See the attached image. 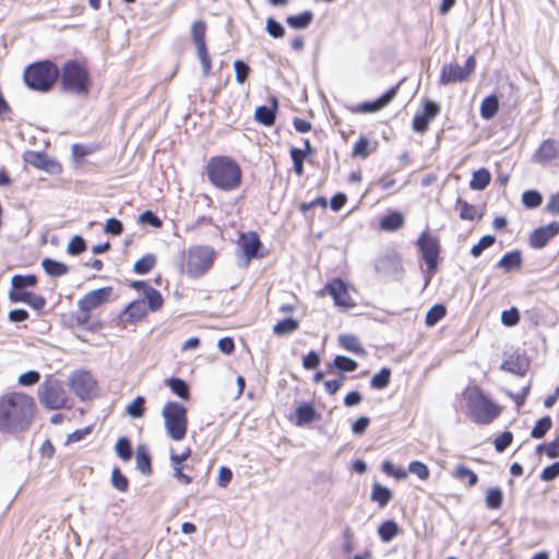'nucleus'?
<instances>
[{
	"label": "nucleus",
	"mask_w": 559,
	"mask_h": 559,
	"mask_svg": "<svg viewBox=\"0 0 559 559\" xmlns=\"http://www.w3.org/2000/svg\"><path fill=\"white\" fill-rule=\"evenodd\" d=\"M36 413L32 396L22 392H12L0 397V432L15 435L26 431Z\"/></svg>",
	"instance_id": "nucleus-1"
},
{
	"label": "nucleus",
	"mask_w": 559,
	"mask_h": 559,
	"mask_svg": "<svg viewBox=\"0 0 559 559\" xmlns=\"http://www.w3.org/2000/svg\"><path fill=\"white\" fill-rule=\"evenodd\" d=\"M206 175L212 185L223 191H233L241 183L240 166L227 156L212 157L206 166Z\"/></svg>",
	"instance_id": "nucleus-2"
},
{
	"label": "nucleus",
	"mask_w": 559,
	"mask_h": 559,
	"mask_svg": "<svg viewBox=\"0 0 559 559\" xmlns=\"http://www.w3.org/2000/svg\"><path fill=\"white\" fill-rule=\"evenodd\" d=\"M60 71L51 61H39L28 66L24 71V81L26 85L38 92H48L51 90Z\"/></svg>",
	"instance_id": "nucleus-3"
},
{
	"label": "nucleus",
	"mask_w": 559,
	"mask_h": 559,
	"mask_svg": "<svg viewBox=\"0 0 559 559\" xmlns=\"http://www.w3.org/2000/svg\"><path fill=\"white\" fill-rule=\"evenodd\" d=\"M162 416L169 438L175 441L182 440L188 429L187 408L178 402L170 401L164 405Z\"/></svg>",
	"instance_id": "nucleus-4"
},
{
	"label": "nucleus",
	"mask_w": 559,
	"mask_h": 559,
	"mask_svg": "<svg viewBox=\"0 0 559 559\" xmlns=\"http://www.w3.org/2000/svg\"><path fill=\"white\" fill-rule=\"evenodd\" d=\"M61 84L66 92L86 95L90 87L87 70L76 61H68L61 70Z\"/></svg>",
	"instance_id": "nucleus-5"
},
{
	"label": "nucleus",
	"mask_w": 559,
	"mask_h": 559,
	"mask_svg": "<svg viewBox=\"0 0 559 559\" xmlns=\"http://www.w3.org/2000/svg\"><path fill=\"white\" fill-rule=\"evenodd\" d=\"M214 249L209 246L191 247L187 253L186 272L189 276H202L213 264Z\"/></svg>",
	"instance_id": "nucleus-6"
},
{
	"label": "nucleus",
	"mask_w": 559,
	"mask_h": 559,
	"mask_svg": "<svg viewBox=\"0 0 559 559\" xmlns=\"http://www.w3.org/2000/svg\"><path fill=\"white\" fill-rule=\"evenodd\" d=\"M38 399L49 409L64 408L68 404V394L63 383L57 379H48L39 385Z\"/></svg>",
	"instance_id": "nucleus-7"
},
{
	"label": "nucleus",
	"mask_w": 559,
	"mask_h": 559,
	"mask_svg": "<svg viewBox=\"0 0 559 559\" xmlns=\"http://www.w3.org/2000/svg\"><path fill=\"white\" fill-rule=\"evenodd\" d=\"M469 416L478 424L489 423V400L477 386H469L464 393Z\"/></svg>",
	"instance_id": "nucleus-8"
},
{
	"label": "nucleus",
	"mask_w": 559,
	"mask_h": 559,
	"mask_svg": "<svg viewBox=\"0 0 559 559\" xmlns=\"http://www.w3.org/2000/svg\"><path fill=\"white\" fill-rule=\"evenodd\" d=\"M191 37L197 48V53L202 66L204 76L211 73L212 61L207 52L205 33L206 24L204 21H197L191 25Z\"/></svg>",
	"instance_id": "nucleus-9"
},
{
	"label": "nucleus",
	"mask_w": 559,
	"mask_h": 559,
	"mask_svg": "<svg viewBox=\"0 0 559 559\" xmlns=\"http://www.w3.org/2000/svg\"><path fill=\"white\" fill-rule=\"evenodd\" d=\"M69 385L81 400L91 399L96 391V381L90 372L83 370L70 376Z\"/></svg>",
	"instance_id": "nucleus-10"
},
{
	"label": "nucleus",
	"mask_w": 559,
	"mask_h": 559,
	"mask_svg": "<svg viewBox=\"0 0 559 559\" xmlns=\"http://www.w3.org/2000/svg\"><path fill=\"white\" fill-rule=\"evenodd\" d=\"M417 245L421 252L423 259L427 265L429 272H433L437 269L438 257H439V241L436 237L424 231L419 237Z\"/></svg>",
	"instance_id": "nucleus-11"
},
{
	"label": "nucleus",
	"mask_w": 559,
	"mask_h": 559,
	"mask_svg": "<svg viewBox=\"0 0 559 559\" xmlns=\"http://www.w3.org/2000/svg\"><path fill=\"white\" fill-rule=\"evenodd\" d=\"M112 292L111 287H102L85 294L78 300L79 310L92 311L104 305L110 297Z\"/></svg>",
	"instance_id": "nucleus-12"
},
{
	"label": "nucleus",
	"mask_w": 559,
	"mask_h": 559,
	"mask_svg": "<svg viewBox=\"0 0 559 559\" xmlns=\"http://www.w3.org/2000/svg\"><path fill=\"white\" fill-rule=\"evenodd\" d=\"M558 234L559 222H552L546 226L535 229L530 237V245L535 249H542Z\"/></svg>",
	"instance_id": "nucleus-13"
},
{
	"label": "nucleus",
	"mask_w": 559,
	"mask_h": 559,
	"mask_svg": "<svg viewBox=\"0 0 559 559\" xmlns=\"http://www.w3.org/2000/svg\"><path fill=\"white\" fill-rule=\"evenodd\" d=\"M325 290L333 297L338 307L350 308L354 302L348 294L346 285L342 280H333L325 285Z\"/></svg>",
	"instance_id": "nucleus-14"
},
{
	"label": "nucleus",
	"mask_w": 559,
	"mask_h": 559,
	"mask_svg": "<svg viewBox=\"0 0 559 559\" xmlns=\"http://www.w3.org/2000/svg\"><path fill=\"white\" fill-rule=\"evenodd\" d=\"M399 84L386 91L381 97L373 102H365L358 105L357 111L359 112H376L389 105L396 96Z\"/></svg>",
	"instance_id": "nucleus-15"
},
{
	"label": "nucleus",
	"mask_w": 559,
	"mask_h": 559,
	"mask_svg": "<svg viewBox=\"0 0 559 559\" xmlns=\"http://www.w3.org/2000/svg\"><path fill=\"white\" fill-rule=\"evenodd\" d=\"M467 79V71L457 63L444 64L441 69L440 83L443 85L462 82Z\"/></svg>",
	"instance_id": "nucleus-16"
},
{
	"label": "nucleus",
	"mask_w": 559,
	"mask_h": 559,
	"mask_svg": "<svg viewBox=\"0 0 559 559\" xmlns=\"http://www.w3.org/2000/svg\"><path fill=\"white\" fill-rule=\"evenodd\" d=\"M9 298L13 302H24L31 306L35 310H41L46 300L40 295H35L31 292L10 290Z\"/></svg>",
	"instance_id": "nucleus-17"
},
{
	"label": "nucleus",
	"mask_w": 559,
	"mask_h": 559,
	"mask_svg": "<svg viewBox=\"0 0 559 559\" xmlns=\"http://www.w3.org/2000/svg\"><path fill=\"white\" fill-rule=\"evenodd\" d=\"M559 154V142L552 139L545 140L534 155V159L540 164H547Z\"/></svg>",
	"instance_id": "nucleus-18"
},
{
	"label": "nucleus",
	"mask_w": 559,
	"mask_h": 559,
	"mask_svg": "<svg viewBox=\"0 0 559 559\" xmlns=\"http://www.w3.org/2000/svg\"><path fill=\"white\" fill-rule=\"evenodd\" d=\"M191 455L190 448H187L182 453L176 454L170 453V462L174 468V477L177 478L180 483L185 485H189L192 481V478L182 472L183 462Z\"/></svg>",
	"instance_id": "nucleus-19"
},
{
	"label": "nucleus",
	"mask_w": 559,
	"mask_h": 559,
	"mask_svg": "<svg viewBox=\"0 0 559 559\" xmlns=\"http://www.w3.org/2000/svg\"><path fill=\"white\" fill-rule=\"evenodd\" d=\"M147 313L146 302L142 299L134 300L128 305L122 313V320L133 323L143 319Z\"/></svg>",
	"instance_id": "nucleus-20"
},
{
	"label": "nucleus",
	"mask_w": 559,
	"mask_h": 559,
	"mask_svg": "<svg viewBox=\"0 0 559 559\" xmlns=\"http://www.w3.org/2000/svg\"><path fill=\"white\" fill-rule=\"evenodd\" d=\"M239 246L241 247L245 255L247 257V260L249 261L257 257L261 247V242L255 233H249L241 235Z\"/></svg>",
	"instance_id": "nucleus-21"
},
{
	"label": "nucleus",
	"mask_w": 559,
	"mask_h": 559,
	"mask_svg": "<svg viewBox=\"0 0 559 559\" xmlns=\"http://www.w3.org/2000/svg\"><path fill=\"white\" fill-rule=\"evenodd\" d=\"M41 266L44 271L52 277H60L66 275L69 272V267L67 264L59 262L57 260L45 258L41 261Z\"/></svg>",
	"instance_id": "nucleus-22"
},
{
	"label": "nucleus",
	"mask_w": 559,
	"mask_h": 559,
	"mask_svg": "<svg viewBox=\"0 0 559 559\" xmlns=\"http://www.w3.org/2000/svg\"><path fill=\"white\" fill-rule=\"evenodd\" d=\"M276 108H277L276 102L273 103V107H269V106H264V105L259 106L254 112L255 120L264 126H272L275 121Z\"/></svg>",
	"instance_id": "nucleus-23"
},
{
	"label": "nucleus",
	"mask_w": 559,
	"mask_h": 559,
	"mask_svg": "<svg viewBox=\"0 0 559 559\" xmlns=\"http://www.w3.org/2000/svg\"><path fill=\"white\" fill-rule=\"evenodd\" d=\"M136 467L144 475L152 473L151 456L145 445H139L135 452Z\"/></svg>",
	"instance_id": "nucleus-24"
},
{
	"label": "nucleus",
	"mask_w": 559,
	"mask_h": 559,
	"mask_svg": "<svg viewBox=\"0 0 559 559\" xmlns=\"http://www.w3.org/2000/svg\"><path fill=\"white\" fill-rule=\"evenodd\" d=\"M522 258L520 251H512L503 255L498 262V267L503 269L506 272H510L520 269Z\"/></svg>",
	"instance_id": "nucleus-25"
},
{
	"label": "nucleus",
	"mask_w": 559,
	"mask_h": 559,
	"mask_svg": "<svg viewBox=\"0 0 559 559\" xmlns=\"http://www.w3.org/2000/svg\"><path fill=\"white\" fill-rule=\"evenodd\" d=\"M317 413L311 404L304 403L296 409L297 425L309 424L316 419Z\"/></svg>",
	"instance_id": "nucleus-26"
},
{
	"label": "nucleus",
	"mask_w": 559,
	"mask_h": 559,
	"mask_svg": "<svg viewBox=\"0 0 559 559\" xmlns=\"http://www.w3.org/2000/svg\"><path fill=\"white\" fill-rule=\"evenodd\" d=\"M392 498V492L389 488L376 483L372 487L371 500L378 502L380 508H384Z\"/></svg>",
	"instance_id": "nucleus-27"
},
{
	"label": "nucleus",
	"mask_w": 559,
	"mask_h": 559,
	"mask_svg": "<svg viewBox=\"0 0 559 559\" xmlns=\"http://www.w3.org/2000/svg\"><path fill=\"white\" fill-rule=\"evenodd\" d=\"M338 342H340L341 346L343 348H345L346 350H349L357 355L365 354V349L362 348L359 340L355 335H352V334L340 335Z\"/></svg>",
	"instance_id": "nucleus-28"
},
{
	"label": "nucleus",
	"mask_w": 559,
	"mask_h": 559,
	"mask_svg": "<svg viewBox=\"0 0 559 559\" xmlns=\"http://www.w3.org/2000/svg\"><path fill=\"white\" fill-rule=\"evenodd\" d=\"M313 20V14L310 11H305L298 15H290L287 17V24L296 29L307 28Z\"/></svg>",
	"instance_id": "nucleus-29"
},
{
	"label": "nucleus",
	"mask_w": 559,
	"mask_h": 559,
	"mask_svg": "<svg viewBox=\"0 0 559 559\" xmlns=\"http://www.w3.org/2000/svg\"><path fill=\"white\" fill-rule=\"evenodd\" d=\"M404 223V218L401 213L392 212L384 217H382L380 222V226L383 230L394 231L399 229Z\"/></svg>",
	"instance_id": "nucleus-30"
},
{
	"label": "nucleus",
	"mask_w": 559,
	"mask_h": 559,
	"mask_svg": "<svg viewBox=\"0 0 559 559\" xmlns=\"http://www.w3.org/2000/svg\"><path fill=\"white\" fill-rule=\"evenodd\" d=\"M166 384L177 396L181 397L182 400L189 399V386L182 379L170 378L166 380Z\"/></svg>",
	"instance_id": "nucleus-31"
},
{
	"label": "nucleus",
	"mask_w": 559,
	"mask_h": 559,
	"mask_svg": "<svg viewBox=\"0 0 559 559\" xmlns=\"http://www.w3.org/2000/svg\"><path fill=\"white\" fill-rule=\"evenodd\" d=\"M143 295L146 298L147 309H150L151 311H157L158 309L162 308L164 300L160 293L157 289L153 288L152 286L147 287L146 290H144Z\"/></svg>",
	"instance_id": "nucleus-32"
},
{
	"label": "nucleus",
	"mask_w": 559,
	"mask_h": 559,
	"mask_svg": "<svg viewBox=\"0 0 559 559\" xmlns=\"http://www.w3.org/2000/svg\"><path fill=\"white\" fill-rule=\"evenodd\" d=\"M379 536L382 542L388 543L391 542L399 533L397 524L392 521L383 522L378 528Z\"/></svg>",
	"instance_id": "nucleus-33"
},
{
	"label": "nucleus",
	"mask_w": 559,
	"mask_h": 559,
	"mask_svg": "<svg viewBox=\"0 0 559 559\" xmlns=\"http://www.w3.org/2000/svg\"><path fill=\"white\" fill-rule=\"evenodd\" d=\"M37 283V277L35 275H14L12 278H11V285H12V289L11 290H20V292H25L24 288L25 287H32V286H35Z\"/></svg>",
	"instance_id": "nucleus-34"
},
{
	"label": "nucleus",
	"mask_w": 559,
	"mask_h": 559,
	"mask_svg": "<svg viewBox=\"0 0 559 559\" xmlns=\"http://www.w3.org/2000/svg\"><path fill=\"white\" fill-rule=\"evenodd\" d=\"M447 314V309L443 305H435L432 306L425 318V323L427 326L436 325L441 319H443Z\"/></svg>",
	"instance_id": "nucleus-35"
},
{
	"label": "nucleus",
	"mask_w": 559,
	"mask_h": 559,
	"mask_svg": "<svg viewBox=\"0 0 559 559\" xmlns=\"http://www.w3.org/2000/svg\"><path fill=\"white\" fill-rule=\"evenodd\" d=\"M489 185V170L480 168L473 174L469 186L474 190H483Z\"/></svg>",
	"instance_id": "nucleus-36"
},
{
	"label": "nucleus",
	"mask_w": 559,
	"mask_h": 559,
	"mask_svg": "<svg viewBox=\"0 0 559 559\" xmlns=\"http://www.w3.org/2000/svg\"><path fill=\"white\" fill-rule=\"evenodd\" d=\"M156 264V258L154 254H146L143 258L139 259L134 265L133 271L136 274H146L148 273Z\"/></svg>",
	"instance_id": "nucleus-37"
},
{
	"label": "nucleus",
	"mask_w": 559,
	"mask_h": 559,
	"mask_svg": "<svg viewBox=\"0 0 559 559\" xmlns=\"http://www.w3.org/2000/svg\"><path fill=\"white\" fill-rule=\"evenodd\" d=\"M298 326H299V323L297 320L288 318V319L277 322L273 326V332L276 335H285V334L296 331L298 329Z\"/></svg>",
	"instance_id": "nucleus-38"
},
{
	"label": "nucleus",
	"mask_w": 559,
	"mask_h": 559,
	"mask_svg": "<svg viewBox=\"0 0 559 559\" xmlns=\"http://www.w3.org/2000/svg\"><path fill=\"white\" fill-rule=\"evenodd\" d=\"M145 399L143 396H136L127 407L126 414L131 418H140L144 414Z\"/></svg>",
	"instance_id": "nucleus-39"
},
{
	"label": "nucleus",
	"mask_w": 559,
	"mask_h": 559,
	"mask_svg": "<svg viewBox=\"0 0 559 559\" xmlns=\"http://www.w3.org/2000/svg\"><path fill=\"white\" fill-rule=\"evenodd\" d=\"M391 370L389 368H382L376 373L371 380L370 385L373 389H384L390 383Z\"/></svg>",
	"instance_id": "nucleus-40"
},
{
	"label": "nucleus",
	"mask_w": 559,
	"mask_h": 559,
	"mask_svg": "<svg viewBox=\"0 0 559 559\" xmlns=\"http://www.w3.org/2000/svg\"><path fill=\"white\" fill-rule=\"evenodd\" d=\"M551 426H552V420L549 416H545V417L540 418L536 423L534 428L532 429V432H531L532 438H534V439L543 438L546 435V432L551 428Z\"/></svg>",
	"instance_id": "nucleus-41"
},
{
	"label": "nucleus",
	"mask_w": 559,
	"mask_h": 559,
	"mask_svg": "<svg viewBox=\"0 0 559 559\" xmlns=\"http://www.w3.org/2000/svg\"><path fill=\"white\" fill-rule=\"evenodd\" d=\"M454 477L461 481H467L468 486L477 483V475L465 466H457L453 473Z\"/></svg>",
	"instance_id": "nucleus-42"
},
{
	"label": "nucleus",
	"mask_w": 559,
	"mask_h": 559,
	"mask_svg": "<svg viewBox=\"0 0 559 559\" xmlns=\"http://www.w3.org/2000/svg\"><path fill=\"white\" fill-rule=\"evenodd\" d=\"M115 450L117 455L121 457L123 461H128L132 456L131 444L128 438L126 437H121L118 439L115 445Z\"/></svg>",
	"instance_id": "nucleus-43"
},
{
	"label": "nucleus",
	"mask_w": 559,
	"mask_h": 559,
	"mask_svg": "<svg viewBox=\"0 0 559 559\" xmlns=\"http://www.w3.org/2000/svg\"><path fill=\"white\" fill-rule=\"evenodd\" d=\"M357 362L346 356L337 355L333 360V367L340 369L341 371L352 372L357 369Z\"/></svg>",
	"instance_id": "nucleus-44"
},
{
	"label": "nucleus",
	"mask_w": 559,
	"mask_h": 559,
	"mask_svg": "<svg viewBox=\"0 0 559 559\" xmlns=\"http://www.w3.org/2000/svg\"><path fill=\"white\" fill-rule=\"evenodd\" d=\"M111 484L117 490H119L121 492H126L129 487V481H128L127 477L124 475H122L120 469L117 467L112 469Z\"/></svg>",
	"instance_id": "nucleus-45"
},
{
	"label": "nucleus",
	"mask_w": 559,
	"mask_h": 559,
	"mask_svg": "<svg viewBox=\"0 0 559 559\" xmlns=\"http://www.w3.org/2000/svg\"><path fill=\"white\" fill-rule=\"evenodd\" d=\"M290 157L294 163V170L298 176H301L304 174V159L306 157V152H304L300 148H292L290 150Z\"/></svg>",
	"instance_id": "nucleus-46"
},
{
	"label": "nucleus",
	"mask_w": 559,
	"mask_h": 559,
	"mask_svg": "<svg viewBox=\"0 0 559 559\" xmlns=\"http://www.w3.org/2000/svg\"><path fill=\"white\" fill-rule=\"evenodd\" d=\"M522 202L526 207L534 209L542 203V195L535 190H527L522 194Z\"/></svg>",
	"instance_id": "nucleus-47"
},
{
	"label": "nucleus",
	"mask_w": 559,
	"mask_h": 559,
	"mask_svg": "<svg viewBox=\"0 0 559 559\" xmlns=\"http://www.w3.org/2000/svg\"><path fill=\"white\" fill-rule=\"evenodd\" d=\"M86 249L85 240L81 236H74L70 240L67 252L71 255H78Z\"/></svg>",
	"instance_id": "nucleus-48"
},
{
	"label": "nucleus",
	"mask_w": 559,
	"mask_h": 559,
	"mask_svg": "<svg viewBox=\"0 0 559 559\" xmlns=\"http://www.w3.org/2000/svg\"><path fill=\"white\" fill-rule=\"evenodd\" d=\"M369 154V141L367 138L360 136L353 146V156L366 158Z\"/></svg>",
	"instance_id": "nucleus-49"
},
{
	"label": "nucleus",
	"mask_w": 559,
	"mask_h": 559,
	"mask_svg": "<svg viewBox=\"0 0 559 559\" xmlns=\"http://www.w3.org/2000/svg\"><path fill=\"white\" fill-rule=\"evenodd\" d=\"M234 69H235V73H236V81L239 84L245 83L250 73L249 66L247 63H245L242 60H236L234 62Z\"/></svg>",
	"instance_id": "nucleus-50"
},
{
	"label": "nucleus",
	"mask_w": 559,
	"mask_h": 559,
	"mask_svg": "<svg viewBox=\"0 0 559 559\" xmlns=\"http://www.w3.org/2000/svg\"><path fill=\"white\" fill-rule=\"evenodd\" d=\"M519 320H520V313L515 307H512L510 310H504L501 313V322L506 326H513L519 322Z\"/></svg>",
	"instance_id": "nucleus-51"
},
{
	"label": "nucleus",
	"mask_w": 559,
	"mask_h": 559,
	"mask_svg": "<svg viewBox=\"0 0 559 559\" xmlns=\"http://www.w3.org/2000/svg\"><path fill=\"white\" fill-rule=\"evenodd\" d=\"M139 223L141 224H147L155 228H160L163 225V222L158 216H156L152 211H145L139 216Z\"/></svg>",
	"instance_id": "nucleus-52"
},
{
	"label": "nucleus",
	"mask_w": 559,
	"mask_h": 559,
	"mask_svg": "<svg viewBox=\"0 0 559 559\" xmlns=\"http://www.w3.org/2000/svg\"><path fill=\"white\" fill-rule=\"evenodd\" d=\"M408 471L423 480H425L429 477L428 467L424 463L418 462V461L412 462L408 466Z\"/></svg>",
	"instance_id": "nucleus-53"
},
{
	"label": "nucleus",
	"mask_w": 559,
	"mask_h": 559,
	"mask_svg": "<svg viewBox=\"0 0 559 559\" xmlns=\"http://www.w3.org/2000/svg\"><path fill=\"white\" fill-rule=\"evenodd\" d=\"M266 32L274 38H281L284 36L285 31L281 23L274 19L269 17L266 20Z\"/></svg>",
	"instance_id": "nucleus-54"
},
{
	"label": "nucleus",
	"mask_w": 559,
	"mask_h": 559,
	"mask_svg": "<svg viewBox=\"0 0 559 559\" xmlns=\"http://www.w3.org/2000/svg\"><path fill=\"white\" fill-rule=\"evenodd\" d=\"M382 471L389 475L393 476L396 479H404L407 476V473L403 468H395L394 465L390 461H384L382 464Z\"/></svg>",
	"instance_id": "nucleus-55"
},
{
	"label": "nucleus",
	"mask_w": 559,
	"mask_h": 559,
	"mask_svg": "<svg viewBox=\"0 0 559 559\" xmlns=\"http://www.w3.org/2000/svg\"><path fill=\"white\" fill-rule=\"evenodd\" d=\"M513 436L509 431H504L493 440L495 449L498 452H503L506 448L512 442Z\"/></svg>",
	"instance_id": "nucleus-56"
},
{
	"label": "nucleus",
	"mask_w": 559,
	"mask_h": 559,
	"mask_svg": "<svg viewBox=\"0 0 559 559\" xmlns=\"http://www.w3.org/2000/svg\"><path fill=\"white\" fill-rule=\"evenodd\" d=\"M31 165L37 167V168H41V169H47L48 168V158L46 155L41 154V153H31L26 159Z\"/></svg>",
	"instance_id": "nucleus-57"
},
{
	"label": "nucleus",
	"mask_w": 559,
	"mask_h": 559,
	"mask_svg": "<svg viewBox=\"0 0 559 559\" xmlns=\"http://www.w3.org/2000/svg\"><path fill=\"white\" fill-rule=\"evenodd\" d=\"M40 379V374L37 371L31 370L22 373L19 377V383L24 386L33 385L37 383Z\"/></svg>",
	"instance_id": "nucleus-58"
},
{
	"label": "nucleus",
	"mask_w": 559,
	"mask_h": 559,
	"mask_svg": "<svg viewBox=\"0 0 559 559\" xmlns=\"http://www.w3.org/2000/svg\"><path fill=\"white\" fill-rule=\"evenodd\" d=\"M457 205L460 206V216L462 219H473L476 214V209L469 205L467 202L459 200Z\"/></svg>",
	"instance_id": "nucleus-59"
},
{
	"label": "nucleus",
	"mask_w": 559,
	"mask_h": 559,
	"mask_svg": "<svg viewBox=\"0 0 559 559\" xmlns=\"http://www.w3.org/2000/svg\"><path fill=\"white\" fill-rule=\"evenodd\" d=\"M429 120L427 117H425L423 114H417L413 119V129L416 132L424 133L429 126Z\"/></svg>",
	"instance_id": "nucleus-60"
},
{
	"label": "nucleus",
	"mask_w": 559,
	"mask_h": 559,
	"mask_svg": "<svg viewBox=\"0 0 559 559\" xmlns=\"http://www.w3.org/2000/svg\"><path fill=\"white\" fill-rule=\"evenodd\" d=\"M122 223L117 218H109L105 224V233L118 236L122 233Z\"/></svg>",
	"instance_id": "nucleus-61"
},
{
	"label": "nucleus",
	"mask_w": 559,
	"mask_h": 559,
	"mask_svg": "<svg viewBox=\"0 0 559 559\" xmlns=\"http://www.w3.org/2000/svg\"><path fill=\"white\" fill-rule=\"evenodd\" d=\"M559 476V462H556L545 467L540 474V478L545 481H550Z\"/></svg>",
	"instance_id": "nucleus-62"
},
{
	"label": "nucleus",
	"mask_w": 559,
	"mask_h": 559,
	"mask_svg": "<svg viewBox=\"0 0 559 559\" xmlns=\"http://www.w3.org/2000/svg\"><path fill=\"white\" fill-rule=\"evenodd\" d=\"M440 111V107L432 100H426L424 103V111L421 112L429 120H432Z\"/></svg>",
	"instance_id": "nucleus-63"
},
{
	"label": "nucleus",
	"mask_w": 559,
	"mask_h": 559,
	"mask_svg": "<svg viewBox=\"0 0 559 559\" xmlns=\"http://www.w3.org/2000/svg\"><path fill=\"white\" fill-rule=\"evenodd\" d=\"M370 424V420L366 416L359 417L354 424L352 425V431L355 435H362L367 430L368 426Z\"/></svg>",
	"instance_id": "nucleus-64"
}]
</instances>
